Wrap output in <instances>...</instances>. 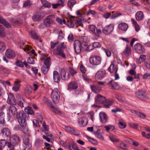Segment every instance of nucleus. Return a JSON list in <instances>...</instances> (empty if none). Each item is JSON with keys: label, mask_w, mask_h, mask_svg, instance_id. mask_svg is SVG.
Listing matches in <instances>:
<instances>
[{"label": "nucleus", "mask_w": 150, "mask_h": 150, "mask_svg": "<svg viewBox=\"0 0 150 150\" xmlns=\"http://www.w3.org/2000/svg\"><path fill=\"white\" fill-rule=\"evenodd\" d=\"M9 113L13 115H15L20 125L23 127L26 126L27 122L26 118L28 116V114L22 112H17L16 107L13 105L10 106L9 108Z\"/></svg>", "instance_id": "1"}, {"label": "nucleus", "mask_w": 150, "mask_h": 150, "mask_svg": "<svg viewBox=\"0 0 150 150\" xmlns=\"http://www.w3.org/2000/svg\"><path fill=\"white\" fill-rule=\"evenodd\" d=\"M34 61L33 57H29L28 59V62L30 64H33L34 63Z\"/></svg>", "instance_id": "64"}, {"label": "nucleus", "mask_w": 150, "mask_h": 150, "mask_svg": "<svg viewBox=\"0 0 150 150\" xmlns=\"http://www.w3.org/2000/svg\"><path fill=\"white\" fill-rule=\"evenodd\" d=\"M44 17L42 13H38L34 15L32 17L33 20L35 21H38L40 20Z\"/></svg>", "instance_id": "22"}, {"label": "nucleus", "mask_w": 150, "mask_h": 150, "mask_svg": "<svg viewBox=\"0 0 150 150\" xmlns=\"http://www.w3.org/2000/svg\"><path fill=\"white\" fill-rule=\"evenodd\" d=\"M12 22L16 24H20L23 23V21L20 18H17L13 19L12 20Z\"/></svg>", "instance_id": "50"}, {"label": "nucleus", "mask_w": 150, "mask_h": 150, "mask_svg": "<svg viewBox=\"0 0 150 150\" xmlns=\"http://www.w3.org/2000/svg\"><path fill=\"white\" fill-rule=\"evenodd\" d=\"M43 22L45 25L47 27L50 26L53 24L52 19L49 18H47L45 19Z\"/></svg>", "instance_id": "23"}, {"label": "nucleus", "mask_w": 150, "mask_h": 150, "mask_svg": "<svg viewBox=\"0 0 150 150\" xmlns=\"http://www.w3.org/2000/svg\"><path fill=\"white\" fill-rule=\"evenodd\" d=\"M135 17L137 21H141L143 19L144 17L143 13L142 11H138L136 13Z\"/></svg>", "instance_id": "25"}, {"label": "nucleus", "mask_w": 150, "mask_h": 150, "mask_svg": "<svg viewBox=\"0 0 150 150\" xmlns=\"http://www.w3.org/2000/svg\"><path fill=\"white\" fill-rule=\"evenodd\" d=\"M31 37L34 39L38 40L40 38V37L37 34L35 30H33L29 32Z\"/></svg>", "instance_id": "32"}, {"label": "nucleus", "mask_w": 150, "mask_h": 150, "mask_svg": "<svg viewBox=\"0 0 150 150\" xmlns=\"http://www.w3.org/2000/svg\"><path fill=\"white\" fill-rule=\"evenodd\" d=\"M131 53V50L130 47L127 45L125 50L123 52V54L125 56H128Z\"/></svg>", "instance_id": "36"}, {"label": "nucleus", "mask_w": 150, "mask_h": 150, "mask_svg": "<svg viewBox=\"0 0 150 150\" xmlns=\"http://www.w3.org/2000/svg\"><path fill=\"white\" fill-rule=\"evenodd\" d=\"M4 113L3 112H0V122L1 124L4 123Z\"/></svg>", "instance_id": "53"}, {"label": "nucleus", "mask_w": 150, "mask_h": 150, "mask_svg": "<svg viewBox=\"0 0 150 150\" xmlns=\"http://www.w3.org/2000/svg\"><path fill=\"white\" fill-rule=\"evenodd\" d=\"M42 144V141L40 139H37L35 142V145L37 148L41 146Z\"/></svg>", "instance_id": "45"}, {"label": "nucleus", "mask_w": 150, "mask_h": 150, "mask_svg": "<svg viewBox=\"0 0 150 150\" xmlns=\"http://www.w3.org/2000/svg\"><path fill=\"white\" fill-rule=\"evenodd\" d=\"M137 116L143 119H145L146 117V116L145 114L140 112H138L137 113Z\"/></svg>", "instance_id": "52"}, {"label": "nucleus", "mask_w": 150, "mask_h": 150, "mask_svg": "<svg viewBox=\"0 0 150 150\" xmlns=\"http://www.w3.org/2000/svg\"><path fill=\"white\" fill-rule=\"evenodd\" d=\"M0 22L3 24L6 27L10 28L11 25L10 23L5 20L2 17L0 16Z\"/></svg>", "instance_id": "28"}, {"label": "nucleus", "mask_w": 150, "mask_h": 150, "mask_svg": "<svg viewBox=\"0 0 150 150\" xmlns=\"http://www.w3.org/2000/svg\"><path fill=\"white\" fill-rule=\"evenodd\" d=\"M7 102L11 105H15L16 104V99L12 93H10L8 95Z\"/></svg>", "instance_id": "11"}, {"label": "nucleus", "mask_w": 150, "mask_h": 150, "mask_svg": "<svg viewBox=\"0 0 150 150\" xmlns=\"http://www.w3.org/2000/svg\"><path fill=\"white\" fill-rule=\"evenodd\" d=\"M145 66L148 69H150V60H148L144 62Z\"/></svg>", "instance_id": "63"}, {"label": "nucleus", "mask_w": 150, "mask_h": 150, "mask_svg": "<svg viewBox=\"0 0 150 150\" xmlns=\"http://www.w3.org/2000/svg\"><path fill=\"white\" fill-rule=\"evenodd\" d=\"M119 127L121 129H124L126 127V125L124 122L119 121L118 123Z\"/></svg>", "instance_id": "54"}, {"label": "nucleus", "mask_w": 150, "mask_h": 150, "mask_svg": "<svg viewBox=\"0 0 150 150\" xmlns=\"http://www.w3.org/2000/svg\"><path fill=\"white\" fill-rule=\"evenodd\" d=\"M81 45L83 51H87L89 50L88 49V44L85 41H83L81 43Z\"/></svg>", "instance_id": "37"}, {"label": "nucleus", "mask_w": 150, "mask_h": 150, "mask_svg": "<svg viewBox=\"0 0 150 150\" xmlns=\"http://www.w3.org/2000/svg\"><path fill=\"white\" fill-rule=\"evenodd\" d=\"M64 42H62L59 45L56 49L54 50L53 53L55 55H59L64 58H65V55L64 52L65 46L64 45Z\"/></svg>", "instance_id": "4"}, {"label": "nucleus", "mask_w": 150, "mask_h": 150, "mask_svg": "<svg viewBox=\"0 0 150 150\" xmlns=\"http://www.w3.org/2000/svg\"><path fill=\"white\" fill-rule=\"evenodd\" d=\"M119 28L123 31H126L128 28L127 24L124 22H121L118 25Z\"/></svg>", "instance_id": "21"}, {"label": "nucleus", "mask_w": 150, "mask_h": 150, "mask_svg": "<svg viewBox=\"0 0 150 150\" xmlns=\"http://www.w3.org/2000/svg\"><path fill=\"white\" fill-rule=\"evenodd\" d=\"M24 110L28 114L30 115H33L34 114V112L31 107H27L25 108Z\"/></svg>", "instance_id": "43"}, {"label": "nucleus", "mask_w": 150, "mask_h": 150, "mask_svg": "<svg viewBox=\"0 0 150 150\" xmlns=\"http://www.w3.org/2000/svg\"><path fill=\"white\" fill-rule=\"evenodd\" d=\"M74 48L76 53H79L83 51L81 45V42L79 40H76L74 41Z\"/></svg>", "instance_id": "8"}, {"label": "nucleus", "mask_w": 150, "mask_h": 150, "mask_svg": "<svg viewBox=\"0 0 150 150\" xmlns=\"http://www.w3.org/2000/svg\"><path fill=\"white\" fill-rule=\"evenodd\" d=\"M146 58V56L144 55H141L138 59L137 62L139 63H141L142 62H144Z\"/></svg>", "instance_id": "57"}, {"label": "nucleus", "mask_w": 150, "mask_h": 150, "mask_svg": "<svg viewBox=\"0 0 150 150\" xmlns=\"http://www.w3.org/2000/svg\"><path fill=\"white\" fill-rule=\"evenodd\" d=\"M92 91L96 93H98L101 90V88L97 85H91Z\"/></svg>", "instance_id": "27"}, {"label": "nucleus", "mask_w": 150, "mask_h": 150, "mask_svg": "<svg viewBox=\"0 0 150 150\" xmlns=\"http://www.w3.org/2000/svg\"><path fill=\"white\" fill-rule=\"evenodd\" d=\"M100 121L104 124L108 122L107 117L106 114L104 112H102L99 113Z\"/></svg>", "instance_id": "13"}, {"label": "nucleus", "mask_w": 150, "mask_h": 150, "mask_svg": "<svg viewBox=\"0 0 150 150\" xmlns=\"http://www.w3.org/2000/svg\"><path fill=\"white\" fill-rule=\"evenodd\" d=\"M101 33L102 32L100 29L96 28V30L94 31L92 34L94 36L98 38L100 37V35Z\"/></svg>", "instance_id": "39"}, {"label": "nucleus", "mask_w": 150, "mask_h": 150, "mask_svg": "<svg viewBox=\"0 0 150 150\" xmlns=\"http://www.w3.org/2000/svg\"><path fill=\"white\" fill-rule=\"evenodd\" d=\"M88 29L92 33L96 29V27L92 25H90L88 26Z\"/></svg>", "instance_id": "55"}, {"label": "nucleus", "mask_w": 150, "mask_h": 150, "mask_svg": "<svg viewBox=\"0 0 150 150\" xmlns=\"http://www.w3.org/2000/svg\"><path fill=\"white\" fill-rule=\"evenodd\" d=\"M6 55L9 58H11L14 57L15 56L14 52L10 49H7L6 52Z\"/></svg>", "instance_id": "20"}, {"label": "nucleus", "mask_w": 150, "mask_h": 150, "mask_svg": "<svg viewBox=\"0 0 150 150\" xmlns=\"http://www.w3.org/2000/svg\"><path fill=\"white\" fill-rule=\"evenodd\" d=\"M86 137L88 139V141L91 142L92 144L95 145H97L98 144V142L96 139L87 136H86Z\"/></svg>", "instance_id": "47"}, {"label": "nucleus", "mask_w": 150, "mask_h": 150, "mask_svg": "<svg viewBox=\"0 0 150 150\" xmlns=\"http://www.w3.org/2000/svg\"><path fill=\"white\" fill-rule=\"evenodd\" d=\"M6 142L5 140H0V147L4 148L6 144Z\"/></svg>", "instance_id": "60"}, {"label": "nucleus", "mask_w": 150, "mask_h": 150, "mask_svg": "<svg viewBox=\"0 0 150 150\" xmlns=\"http://www.w3.org/2000/svg\"><path fill=\"white\" fill-rule=\"evenodd\" d=\"M108 70L111 73H115L117 72V69L115 64L112 63L108 68Z\"/></svg>", "instance_id": "24"}, {"label": "nucleus", "mask_w": 150, "mask_h": 150, "mask_svg": "<svg viewBox=\"0 0 150 150\" xmlns=\"http://www.w3.org/2000/svg\"><path fill=\"white\" fill-rule=\"evenodd\" d=\"M129 125L132 128L135 129H137L139 126V124L133 123H129Z\"/></svg>", "instance_id": "56"}, {"label": "nucleus", "mask_w": 150, "mask_h": 150, "mask_svg": "<svg viewBox=\"0 0 150 150\" xmlns=\"http://www.w3.org/2000/svg\"><path fill=\"white\" fill-rule=\"evenodd\" d=\"M2 133L4 135L6 136L7 137H10L11 136L10 131L8 128H4L2 130Z\"/></svg>", "instance_id": "35"}, {"label": "nucleus", "mask_w": 150, "mask_h": 150, "mask_svg": "<svg viewBox=\"0 0 150 150\" xmlns=\"http://www.w3.org/2000/svg\"><path fill=\"white\" fill-rule=\"evenodd\" d=\"M78 123L81 127L85 126L87 123V121L86 117H80L78 118Z\"/></svg>", "instance_id": "12"}, {"label": "nucleus", "mask_w": 150, "mask_h": 150, "mask_svg": "<svg viewBox=\"0 0 150 150\" xmlns=\"http://www.w3.org/2000/svg\"><path fill=\"white\" fill-rule=\"evenodd\" d=\"M30 48L28 46V45H26V46L24 48V51L27 53L29 54L31 53L34 55H35V50L33 49L30 50Z\"/></svg>", "instance_id": "30"}, {"label": "nucleus", "mask_w": 150, "mask_h": 150, "mask_svg": "<svg viewBox=\"0 0 150 150\" xmlns=\"http://www.w3.org/2000/svg\"><path fill=\"white\" fill-rule=\"evenodd\" d=\"M23 132L24 135L22 137L23 144L24 145V150H30L32 145L29 139V137L30 136V134L28 131L27 132H25L24 131Z\"/></svg>", "instance_id": "2"}, {"label": "nucleus", "mask_w": 150, "mask_h": 150, "mask_svg": "<svg viewBox=\"0 0 150 150\" xmlns=\"http://www.w3.org/2000/svg\"><path fill=\"white\" fill-rule=\"evenodd\" d=\"M78 87V84L76 82H71L68 85V88L70 89H75Z\"/></svg>", "instance_id": "34"}, {"label": "nucleus", "mask_w": 150, "mask_h": 150, "mask_svg": "<svg viewBox=\"0 0 150 150\" xmlns=\"http://www.w3.org/2000/svg\"><path fill=\"white\" fill-rule=\"evenodd\" d=\"M134 48L136 52L138 53H142L144 51V49L139 43H137L134 45Z\"/></svg>", "instance_id": "17"}, {"label": "nucleus", "mask_w": 150, "mask_h": 150, "mask_svg": "<svg viewBox=\"0 0 150 150\" xmlns=\"http://www.w3.org/2000/svg\"><path fill=\"white\" fill-rule=\"evenodd\" d=\"M52 108L51 110L56 114H61V111L59 109L57 108H56L53 105L51 107Z\"/></svg>", "instance_id": "46"}, {"label": "nucleus", "mask_w": 150, "mask_h": 150, "mask_svg": "<svg viewBox=\"0 0 150 150\" xmlns=\"http://www.w3.org/2000/svg\"><path fill=\"white\" fill-rule=\"evenodd\" d=\"M60 75L62 79L64 80H68L70 78V75L69 73L66 72L64 69H61Z\"/></svg>", "instance_id": "10"}, {"label": "nucleus", "mask_w": 150, "mask_h": 150, "mask_svg": "<svg viewBox=\"0 0 150 150\" xmlns=\"http://www.w3.org/2000/svg\"><path fill=\"white\" fill-rule=\"evenodd\" d=\"M114 25L110 24L105 27L102 30V31L105 34H109L112 31Z\"/></svg>", "instance_id": "9"}, {"label": "nucleus", "mask_w": 150, "mask_h": 150, "mask_svg": "<svg viewBox=\"0 0 150 150\" xmlns=\"http://www.w3.org/2000/svg\"><path fill=\"white\" fill-rule=\"evenodd\" d=\"M75 23L77 26H80L82 27H83V24L82 22V20L80 18L77 19L75 21Z\"/></svg>", "instance_id": "51"}, {"label": "nucleus", "mask_w": 150, "mask_h": 150, "mask_svg": "<svg viewBox=\"0 0 150 150\" xmlns=\"http://www.w3.org/2000/svg\"><path fill=\"white\" fill-rule=\"evenodd\" d=\"M96 102L98 104L104 103L106 101L105 98L100 95L97 96L95 98Z\"/></svg>", "instance_id": "14"}, {"label": "nucleus", "mask_w": 150, "mask_h": 150, "mask_svg": "<svg viewBox=\"0 0 150 150\" xmlns=\"http://www.w3.org/2000/svg\"><path fill=\"white\" fill-rule=\"evenodd\" d=\"M42 4L45 7L49 8L51 7V5L50 3L48 2L46 0H41Z\"/></svg>", "instance_id": "40"}, {"label": "nucleus", "mask_w": 150, "mask_h": 150, "mask_svg": "<svg viewBox=\"0 0 150 150\" xmlns=\"http://www.w3.org/2000/svg\"><path fill=\"white\" fill-rule=\"evenodd\" d=\"M56 20L58 23L61 24H62L63 23L64 24H65L66 23V21L64 20H62L59 18H57Z\"/></svg>", "instance_id": "61"}, {"label": "nucleus", "mask_w": 150, "mask_h": 150, "mask_svg": "<svg viewBox=\"0 0 150 150\" xmlns=\"http://www.w3.org/2000/svg\"><path fill=\"white\" fill-rule=\"evenodd\" d=\"M90 63L95 65L100 64L101 61V59L100 57L97 56H92L89 58Z\"/></svg>", "instance_id": "7"}, {"label": "nucleus", "mask_w": 150, "mask_h": 150, "mask_svg": "<svg viewBox=\"0 0 150 150\" xmlns=\"http://www.w3.org/2000/svg\"><path fill=\"white\" fill-rule=\"evenodd\" d=\"M53 79L55 82L59 83L60 80V75L56 71H54L53 72Z\"/></svg>", "instance_id": "18"}, {"label": "nucleus", "mask_w": 150, "mask_h": 150, "mask_svg": "<svg viewBox=\"0 0 150 150\" xmlns=\"http://www.w3.org/2000/svg\"><path fill=\"white\" fill-rule=\"evenodd\" d=\"M100 130H98L96 132H94L95 136L100 140H103L104 137L102 136V133Z\"/></svg>", "instance_id": "26"}, {"label": "nucleus", "mask_w": 150, "mask_h": 150, "mask_svg": "<svg viewBox=\"0 0 150 150\" xmlns=\"http://www.w3.org/2000/svg\"><path fill=\"white\" fill-rule=\"evenodd\" d=\"M43 101L45 104L49 107H51V106L53 105L51 101L47 98H44L43 99Z\"/></svg>", "instance_id": "41"}, {"label": "nucleus", "mask_w": 150, "mask_h": 150, "mask_svg": "<svg viewBox=\"0 0 150 150\" xmlns=\"http://www.w3.org/2000/svg\"><path fill=\"white\" fill-rule=\"evenodd\" d=\"M99 47V44L97 42H94L88 46V49L89 50H92L95 48L98 47Z\"/></svg>", "instance_id": "33"}, {"label": "nucleus", "mask_w": 150, "mask_h": 150, "mask_svg": "<svg viewBox=\"0 0 150 150\" xmlns=\"http://www.w3.org/2000/svg\"><path fill=\"white\" fill-rule=\"evenodd\" d=\"M69 71L72 76H74L77 73L76 70L74 69H73L69 68Z\"/></svg>", "instance_id": "59"}, {"label": "nucleus", "mask_w": 150, "mask_h": 150, "mask_svg": "<svg viewBox=\"0 0 150 150\" xmlns=\"http://www.w3.org/2000/svg\"><path fill=\"white\" fill-rule=\"evenodd\" d=\"M108 84V86L111 87L113 88L116 89L119 87L117 83L113 81H110Z\"/></svg>", "instance_id": "31"}, {"label": "nucleus", "mask_w": 150, "mask_h": 150, "mask_svg": "<svg viewBox=\"0 0 150 150\" xmlns=\"http://www.w3.org/2000/svg\"><path fill=\"white\" fill-rule=\"evenodd\" d=\"M118 149L120 148L123 150L126 149L127 148V145L123 142H121L119 145L117 146Z\"/></svg>", "instance_id": "44"}, {"label": "nucleus", "mask_w": 150, "mask_h": 150, "mask_svg": "<svg viewBox=\"0 0 150 150\" xmlns=\"http://www.w3.org/2000/svg\"><path fill=\"white\" fill-rule=\"evenodd\" d=\"M105 74V72L104 70H101L98 71L96 73L95 78L96 79H101L103 78Z\"/></svg>", "instance_id": "16"}, {"label": "nucleus", "mask_w": 150, "mask_h": 150, "mask_svg": "<svg viewBox=\"0 0 150 150\" xmlns=\"http://www.w3.org/2000/svg\"><path fill=\"white\" fill-rule=\"evenodd\" d=\"M135 94L136 97L141 100L146 101L149 100V98L145 90H138L135 92Z\"/></svg>", "instance_id": "3"}, {"label": "nucleus", "mask_w": 150, "mask_h": 150, "mask_svg": "<svg viewBox=\"0 0 150 150\" xmlns=\"http://www.w3.org/2000/svg\"><path fill=\"white\" fill-rule=\"evenodd\" d=\"M109 137L111 141L113 142H117L119 141V139L115 136L112 135L110 136Z\"/></svg>", "instance_id": "49"}, {"label": "nucleus", "mask_w": 150, "mask_h": 150, "mask_svg": "<svg viewBox=\"0 0 150 150\" xmlns=\"http://www.w3.org/2000/svg\"><path fill=\"white\" fill-rule=\"evenodd\" d=\"M4 28L2 26H0V35L3 36L4 35Z\"/></svg>", "instance_id": "62"}, {"label": "nucleus", "mask_w": 150, "mask_h": 150, "mask_svg": "<svg viewBox=\"0 0 150 150\" xmlns=\"http://www.w3.org/2000/svg\"><path fill=\"white\" fill-rule=\"evenodd\" d=\"M105 102L104 103V106L105 108H109L110 106L111 105L114 103L113 100L108 99L106 100Z\"/></svg>", "instance_id": "29"}, {"label": "nucleus", "mask_w": 150, "mask_h": 150, "mask_svg": "<svg viewBox=\"0 0 150 150\" xmlns=\"http://www.w3.org/2000/svg\"><path fill=\"white\" fill-rule=\"evenodd\" d=\"M76 3V2L75 0H70L68 1L67 5L68 7L71 10L72 7Z\"/></svg>", "instance_id": "38"}, {"label": "nucleus", "mask_w": 150, "mask_h": 150, "mask_svg": "<svg viewBox=\"0 0 150 150\" xmlns=\"http://www.w3.org/2000/svg\"><path fill=\"white\" fill-rule=\"evenodd\" d=\"M14 86L12 88V90L15 92L18 91L21 86L20 85L14 83Z\"/></svg>", "instance_id": "48"}, {"label": "nucleus", "mask_w": 150, "mask_h": 150, "mask_svg": "<svg viewBox=\"0 0 150 150\" xmlns=\"http://www.w3.org/2000/svg\"><path fill=\"white\" fill-rule=\"evenodd\" d=\"M32 89L30 86H27L25 89L24 93L25 94L29 95L32 93Z\"/></svg>", "instance_id": "42"}, {"label": "nucleus", "mask_w": 150, "mask_h": 150, "mask_svg": "<svg viewBox=\"0 0 150 150\" xmlns=\"http://www.w3.org/2000/svg\"><path fill=\"white\" fill-rule=\"evenodd\" d=\"M65 0H59L57 3L55 4H52V8H56L58 6L62 7L64 6Z\"/></svg>", "instance_id": "19"}, {"label": "nucleus", "mask_w": 150, "mask_h": 150, "mask_svg": "<svg viewBox=\"0 0 150 150\" xmlns=\"http://www.w3.org/2000/svg\"><path fill=\"white\" fill-rule=\"evenodd\" d=\"M5 49L4 44L2 42H0V52H2Z\"/></svg>", "instance_id": "58"}, {"label": "nucleus", "mask_w": 150, "mask_h": 150, "mask_svg": "<svg viewBox=\"0 0 150 150\" xmlns=\"http://www.w3.org/2000/svg\"><path fill=\"white\" fill-rule=\"evenodd\" d=\"M19 137L17 136H13L10 139V142L13 145H15L20 142Z\"/></svg>", "instance_id": "15"}, {"label": "nucleus", "mask_w": 150, "mask_h": 150, "mask_svg": "<svg viewBox=\"0 0 150 150\" xmlns=\"http://www.w3.org/2000/svg\"><path fill=\"white\" fill-rule=\"evenodd\" d=\"M60 92L57 88L52 90L51 94V98L53 102L55 104L57 103L60 99Z\"/></svg>", "instance_id": "5"}, {"label": "nucleus", "mask_w": 150, "mask_h": 150, "mask_svg": "<svg viewBox=\"0 0 150 150\" xmlns=\"http://www.w3.org/2000/svg\"><path fill=\"white\" fill-rule=\"evenodd\" d=\"M50 57L46 58L45 60L43 65L41 68V71L44 74H46L48 72L51 65Z\"/></svg>", "instance_id": "6"}]
</instances>
